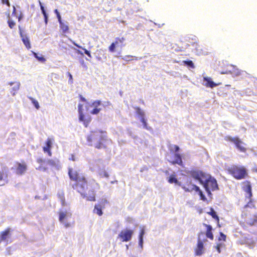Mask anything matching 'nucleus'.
Masks as SVG:
<instances>
[{
	"mask_svg": "<svg viewBox=\"0 0 257 257\" xmlns=\"http://www.w3.org/2000/svg\"><path fill=\"white\" fill-rule=\"evenodd\" d=\"M68 175L70 179L75 182V183L72 185L73 189L76 190L83 198L87 200L95 201V192L94 189H90L86 192V190L88 189V182L86 178L83 175L77 171L69 168Z\"/></svg>",
	"mask_w": 257,
	"mask_h": 257,
	"instance_id": "f257e3e1",
	"label": "nucleus"
},
{
	"mask_svg": "<svg viewBox=\"0 0 257 257\" xmlns=\"http://www.w3.org/2000/svg\"><path fill=\"white\" fill-rule=\"evenodd\" d=\"M190 175L192 178L198 180L201 184L203 185L208 195L211 194V190L214 191L218 189L216 179L209 174L200 170H193L190 172Z\"/></svg>",
	"mask_w": 257,
	"mask_h": 257,
	"instance_id": "f03ea898",
	"label": "nucleus"
},
{
	"mask_svg": "<svg viewBox=\"0 0 257 257\" xmlns=\"http://www.w3.org/2000/svg\"><path fill=\"white\" fill-rule=\"evenodd\" d=\"M106 132L100 130L92 131L87 136L86 140L88 145L92 146L94 144V146L98 149L101 148H106V146L104 143L107 140Z\"/></svg>",
	"mask_w": 257,
	"mask_h": 257,
	"instance_id": "7ed1b4c3",
	"label": "nucleus"
},
{
	"mask_svg": "<svg viewBox=\"0 0 257 257\" xmlns=\"http://www.w3.org/2000/svg\"><path fill=\"white\" fill-rule=\"evenodd\" d=\"M203 225L204 226L206 227V230L205 232L200 231L198 233L197 243L196 247L194 249L195 254L197 256H200L204 253L203 242H205L207 241L206 239L202 240L201 238V236H203L204 234H205L206 237L207 238H209L211 240H213L214 239L213 228L211 225L205 223H203Z\"/></svg>",
	"mask_w": 257,
	"mask_h": 257,
	"instance_id": "20e7f679",
	"label": "nucleus"
},
{
	"mask_svg": "<svg viewBox=\"0 0 257 257\" xmlns=\"http://www.w3.org/2000/svg\"><path fill=\"white\" fill-rule=\"evenodd\" d=\"M242 220L240 221L241 226L246 229L248 227L253 226L257 223V213L253 212L251 208L245 205L241 215Z\"/></svg>",
	"mask_w": 257,
	"mask_h": 257,
	"instance_id": "39448f33",
	"label": "nucleus"
},
{
	"mask_svg": "<svg viewBox=\"0 0 257 257\" xmlns=\"http://www.w3.org/2000/svg\"><path fill=\"white\" fill-rule=\"evenodd\" d=\"M228 172L236 180L244 179L248 176L247 170L243 166L233 165L228 169Z\"/></svg>",
	"mask_w": 257,
	"mask_h": 257,
	"instance_id": "423d86ee",
	"label": "nucleus"
},
{
	"mask_svg": "<svg viewBox=\"0 0 257 257\" xmlns=\"http://www.w3.org/2000/svg\"><path fill=\"white\" fill-rule=\"evenodd\" d=\"M224 140L227 142H231L234 144L236 148L242 153H245L247 149L245 147V144L238 138L232 137L229 136H226Z\"/></svg>",
	"mask_w": 257,
	"mask_h": 257,
	"instance_id": "0eeeda50",
	"label": "nucleus"
},
{
	"mask_svg": "<svg viewBox=\"0 0 257 257\" xmlns=\"http://www.w3.org/2000/svg\"><path fill=\"white\" fill-rule=\"evenodd\" d=\"M37 162L39 164V166L36 168L37 170L42 171H46L48 168L47 166H55V162L51 159L46 160L42 158H38L36 160Z\"/></svg>",
	"mask_w": 257,
	"mask_h": 257,
	"instance_id": "6e6552de",
	"label": "nucleus"
},
{
	"mask_svg": "<svg viewBox=\"0 0 257 257\" xmlns=\"http://www.w3.org/2000/svg\"><path fill=\"white\" fill-rule=\"evenodd\" d=\"M222 74H231L233 76H238L241 74V71L236 66L227 64L224 70L220 71V72Z\"/></svg>",
	"mask_w": 257,
	"mask_h": 257,
	"instance_id": "1a4fd4ad",
	"label": "nucleus"
},
{
	"mask_svg": "<svg viewBox=\"0 0 257 257\" xmlns=\"http://www.w3.org/2000/svg\"><path fill=\"white\" fill-rule=\"evenodd\" d=\"M133 233V230L131 229L122 230L118 234V238L122 242H127L131 239Z\"/></svg>",
	"mask_w": 257,
	"mask_h": 257,
	"instance_id": "9d476101",
	"label": "nucleus"
},
{
	"mask_svg": "<svg viewBox=\"0 0 257 257\" xmlns=\"http://www.w3.org/2000/svg\"><path fill=\"white\" fill-rule=\"evenodd\" d=\"M125 38L123 37H116L115 39V41L114 42L112 43L111 45L108 47V50L110 52H114L115 51L116 47H122L125 46L124 42L125 41Z\"/></svg>",
	"mask_w": 257,
	"mask_h": 257,
	"instance_id": "9b49d317",
	"label": "nucleus"
},
{
	"mask_svg": "<svg viewBox=\"0 0 257 257\" xmlns=\"http://www.w3.org/2000/svg\"><path fill=\"white\" fill-rule=\"evenodd\" d=\"M108 203V202L105 199L100 200L97 204L95 205L93 211V213L99 216H101L103 214L102 209H104L105 205Z\"/></svg>",
	"mask_w": 257,
	"mask_h": 257,
	"instance_id": "f8f14e48",
	"label": "nucleus"
},
{
	"mask_svg": "<svg viewBox=\"0 0 257 257\" xmlns=\"http://www.w3.org/2000/svg\"><path fill=\"white\" fill-rule=\"evenodd\" d=\"M186 192H191L193 190H199V187L192 183L190 180H187L185 184L180 186Z\"/></svg>",
	"mask_w": 257,
	"mask_h": 257,
	"instance_id": "ddd939ff",
	"label": "nucleus"
},
{
	"mask_svg": "<svg viewBox=\"0 0 257 257\" xmlns=\"http://www.w3.org/2000/svg\"><path fill=\"white\" fill-rule=\"evenodd\" d=\"M71 214L69 215L68 213L66 212L60 211L59 212V220L60 222L64 224V226L65 227L67 228L71 226V224L68 222H64V219H66L68 217L71 216Z\"/></svg>",
	"mask_w": 257,
	"mask_h": 257,
	"instance_id": "4468645a",
	"label": "nucleus"
},
{
	"mask_svg": "<svg viewBox=\"0 0 257 257\" xmlns=\"http://www.w3.org/2000/svg\"><path fill=\"white\" fill-rule=\"evenodd\" d=\"M12 230L10 227H7L4 231H2L0 233V242L6 241L7 238L10 237L11 235V232Z\"/></svg>",
	"mask_w": 257,
	"mask_h": 257,
	"instance_id": "2eb2a0df",
	"label": "nucleus"
},
{
	"mask_svg": "<svg viewBox=\"0 0 257 257\" xmlns=\"http://www.w3.org/2000/svg\"><path fill=\"white\" fill-rule=\"evenodd\" d=\"M46 146L43 148V151L44 153H47L49 156H52V152L51 149L52 147V140L48 138L45 142Z\"/></svg>",
	"mask_w": 257,
	"mask_h": 257,
	"instance_id": "dca6fc26",
	"label": "nucleus"
},
{
	"mask_svg": "<svg viewBox=\"0 0 257 257\" xmlns=\"http://www.w3.org/2000/svg\"><path fill=\"white\" fill-rule=\"evenodd\" d=\"M17 168H16V173L18 175H23L27 170V166L26 163L23 161V163H17Z\"/></svg>",
	"mask_w": 257,
	"mask_h": 257,
	"instance_id": "f3484780",
	"label": "nucleus"
},
{
	"mask_svg": "<svg viewBox=\"0 0 257 257\" xmlns=\"http://www.w3.org/2000/svg\"><path fill=\"white\" fill-rule=\"evenodd\" d=\"M203 81L206 82L204 84V86H205L207 87L213 88L215 86L221 84V83L220 82L218 83H215L212 80V79L210 77H204Z\"/></svg>",
	"mask_w": 257,
	"mask_h": 257,
	"instance_id": "a211bd4d",
	"label": "nucleus"
},
{
	"mask_svg": "<svg viewBox=\"0 0 257 257\" xmlns=\"http://www.w3.org/2000/svg\"><path fill=\"white\" fill-rule=\"evenodd\" d=\"M79 120L82 122L85 127H87L89 125L90 122L91 121V117L90 115H85L84 114L79 115Z\"/></svg>",
	"mask_w": 257,
	"mask_h": 257,
	"instance_id": "6ab92c4d",
	"label": "nucleus"
},
{
	"mask_svg": "<svg viewBox=\"0 0 257 257\" xmlns=\"http://www.w3.org/2000/svg\"><path fill=\"white\" fill-rule=\"evenodd\" d=\"M243 186L242 189L248 194L249 197L250 198L252 196L251 186L250 182L248 181H245L242 182Z\"/></svg>",
	"mask_w": 257,
	"mask_h": 257,
	"instance_id": "aec40b11",
	"label": "nucleus"
},
{
	"mask_svg": "<svg viewBox=\"0 0 257 257\" xmlns=\"http://www.w3.org/2000/svg\"><path fill=\"white\" fill-rule=\"evenodd\" d=\"M11 88L10 92L13 95H15L17 93L20 88V83L19 82H13L10 83Z\"/></svg>",
	"mask_w": 257,
	"mask_h": 257,
	"instance_id": "412c9836",
	"label": "nucleus"
},
{
	"mask_svg": "<svg viewBox=\"0 0 257 257\" xmlns=\"http://www.w3.org/2000/svg\"><path fill=\"white\" fill-rule=\"evenodd\" d=\"M101 104V101L100 100H95L92 103V106H94V108L91 111L90 113L92 114H97L100 111L101 108H97Z\"/></svg>",
	"mask_w": 257,
	"mask_h": 257,
	"instance_id": "4be33fe9",
	"label": "nucleus"
},
{
	"mask_svg": "<svg viewBox=\"0 0 257 257\" xmlns=\"http://www.w3.org/2000/svg\"><path fill=\"white\" fill-rule=\"evenodd\" d=\"M175 159L171 162V163L173 165L178 164L181 166H182L183 161L182 159L181 155L179 153H175L174 155Z\"/></svg>",
	"mask_w": 257,
	"mask_h": 257,
	"instance_id": "5701e85b",
	"label": "nucleus"
},
{
	"mask_svg": "<svg viewBox=\"0 0 257 257\" xmlns=\"http://www.w3.org/2000/svg\"><path fill=\"white\" fill-rule=\"evenodd\" d=\"M20 34L22 38V40L26 47L28 49H30L31 48V46L29 38L27 36L24 35L21 31H20Z\"/></svg>",
	"mask_w": 257,
	"mask_h": 257,
	"instance_id": "b1692460",
	"label": "nucleus"
},
{
	"mask_svg": "<svg viewBox=\"0 0 257 257\" xmlns=\"http://www.w3.org/2000/svg\"><path fill=\"white\" fill-rule=\"evenodd\" d=\"M168 181L170 184L175 183L179 186H181V183L178 181L175 174H172L170 175L168 178Z\"/></svg>",
	"mask_w": 257,
	"mask_h": 257,
	"instance_id": "393cba45",
	"label": "nucleus"
},
{
	"mask_svg": "<svg viewBox=\"0 0 257 257\" xmlns=\"http://www.w3.org/2000/svg\"><path fill=\"white\" fill-rule=\"evenodd\" d=\"M39 5L40 6V8H41L42 13L44 17V21H45V24H47L48 21V15L45 10L44 6H43L42 3L41 2V1H39Z\"/></svg>",
	"mask_w": 257,
	"mask_h": 257,
	"instance_id": "a878e982",
	"label": "nucleus"
},
{
	"mask_svg": "<svg viewBox=\"0 0 257 257\" xmlns=\"http://www.w3.org/2000/svg\"><path fill=\"white\" fill-rule=\"evenodd\" d=\"M207 214L211 215L213 218L215 219L218 222H219V218L218 215L216 214V212L214 211L213 208H210V211L207 212Z\"/></svg>",
	"mask_w": 257,
	"mask_h": 257,
	"instance_id": "bb28decb",
	"label": "nucleus"
},
{
	"mask_svg": "<svg viewBox=\"0 0 257 257\" xmlns=\"http://www.w3.org/2000/svg\"><path fill=\"white\" fill-rule=\"evenodd\" d=\"M59 25L60 28L63 33H66L68 32L69 27L66 24L62 22L61 23H59Z\"/></svg>",
	"mask_w": 257,
	"mask_h": 257,
	"instance_id": "cd10ccee",
	"label": "nucleus"
},
{
	"mask_svg": "<svg viewBox=\"0 0 257 257\" xmlns=\"http://www.w3.org/2000/svg\"><path fill=\"white\" fill-rule=\"evenodd\" d=\"M72 43L75 45V46H76L77 47L79 48H81L82 49V50H84V53L85 54H86L90 58H91V55L90 53V52L89 51H88L87 49H86L85 48H82L81 46L79 45L78 44H77L74 41H72Z\"/></svg>",
	"mask_w": 257,
	"mask_h": 257,
	"instance_id": "c85d7f7f",
	"label": "nucleus"
},
{
	"mask_svg": "<svg viewBox=\"0 0 257 257\" xmlns=\"http://www.w3.org/2000/svg\"><path fill=\"white\" fill-rule=\"evenodd\" d=\"M4 171H0V181L3 180L4 179L7 178V171L8 168L7 167H4Z\"/></svg>",
	"mask_w": 257,
	"mask_h": 257,
	"instance_id": "c756f323",
	"label": "nucleus"
},
{
	"mask_svg": "<svg viewBox=\"0 0 257 257\" xmlns=\"http://www.w3.org/2000/svg\"><path fill=\"white\" fill-rule=\"evenodd\" d=\"M135 109L136 110L137 114L140 118L145 117V112L139 107H135Z\"/></svg>",
	"mask_w": 257,
	"mask_h": 257,
	"instance_id": "7c9ffc66",
	"label": "nucleus"
},
{
	"mask_svg": "<svg viewBox=\"0 0 257 257\" xmlns=\"http://www.w3.org/2000/svg\"><path fill=\"white\" fill-rule=\"evenodd\" d=\"M33 55L39 61L41 62H45L46 61V59L42 56V55L38 56L35 52H33Z\"/></svg>",
	"mask_w": 257,
	"mask_h": 257,
	"instance_id": "2f4dec72",
	"label": "nucleus"
},
{
	"mask_svg": "<svg viewBox=\"0 0 257 257\" xmlns=\"http://www.w3.org/2000/svg\"><path fill=\"white\" fill-rule=\"evenodd\" d=\"M195 191L198 193V194L200 196V198L201 200H203L204 201L207 200V199H206V197L203 194L202 191L199 188V190H195Z\"/></svg>",
	"mask_w": 257,
	"mask_h": 257,
	"instance_id": "473e14b6",
	"label": "nucleus"
},
{
	"mask_svg": "<svg viewBox=\"0 0 257 257\" xmlns=\"http://www.w3.org/2000/svg\"><path fill=\"white\" fill-rule=\"evenodd\" d=\"M123 59L125 61H131V60H138V59L137 57L133 56H131V55L125 56L124 57V58H123Z\"/></svg>",
	"mask_w": 257,
	"mask_h": 257,
	"instance_id": "72a5a7b5",
	"label": "nucleus"
},
{
	"mask_svg": "<svg viewBox=\"0 0 257 257\" xmlns=\"http://www.w3.org/2000/svg\"><path fill=\"white\" fill-rule=\"evenodd\" d=\"M140 120L143 123V126L145 128L148 130L151 129V127L148 126L146 120L145 119V117L140 118Z\"/></svg>",
	"mask_w": 257,
	"mask_h": 257,
	"instance_id": "f704fd0d",
	"label": "nucleus"
},
{
	"mask_svg": "<svg viewBox=\"0 0 257 257\" xmlns=\"http://www.w3.org/2000/svg\"><path fill=\"white\" fill-rule=\"evenodd\" d=\"M226 239V236L225 234H224L222 232H220L219 233V236L218 237V240L219 241H225Z\"/></svg>",
	"mask_w": 257,
	"mask_h": 257,
	"instance_id": "c9c22d12",
	"label": "nucleus"
},
{
	"mask_svg": "<svg viewBox=\"0 0 257 257\" xmlns=\"http://www.w3.org/2000/svg\"><path fill=\"white\" fill-rule=\"evenodd\" d=\"M183 63L192 68H194V63L191 60L184 61Z\"/></svg>",
	"mask_w": 257,
	"mask_h": 257,
	"instance_id": "e433bc0d",
	"label": "nucleus"
},
{
	"mask_svg": "<svg viewBox=\"0 0 257 257\" xmlns=\"http://www.w3.org/2000/svg\"><path fill=\"white\" fill-rule=\"evenodd\" d=\"M30 99L31 100V101H32V103H33L34 105L35 106V107L37 109H38L39 108L40 106H39V102H38V101L35 100V99H34L32 97H30Z\"/></svg>",
	"mask_w": 257,
	"mask_h": 257,
	"instance_id": "4c0bfd02",
	"label": "nucleus"
},
{
	"mask_svg": "<svg viewBox=\"0 0 257 257\" xmlns=\"http://www.w3.org/2000/svg\"><path fill=\"white\" fill-rule=\"evenodd\" d=\"M172 147L173 148V149H171L170 150V152H176V153H177V152L179 151L180 150V148L179 147V146H178L177 145H174L172 146Z\"/></svg>",
	"mask_w": 257,
	"mask_h": 257,
	"instance_id": "58836bf2",
	"label": "nucleus"
},
{
	"mask_svg": "<svg viewBox=\"0 0 257 257\" xmlns=\"http://www.w3.org/2000/svg\"><path fill=\"white\" fill-rule=\"evenodd\" d=\"M78 111L79 115L84 114L83 112V105L82 104H79L78 105Z\"/></svg>",
	"mask_w": 257,
	"mask_h": 257,
	"instance_id": "ea45409f",
	"label": "nucleus"
},
{
	"mask_svg": "<svg viewBox=\"0 0 257 257\" xmlns=\"http://www.w3.org/2000/svg\"><path fill=\"white\" fill-rule=\"evenodd\" d=\"M99 175L102 177L108 178L109 175L106 171L105 170L102 171L99 173Z\"/></svg>",
	"mask_w": 257,
	"mask_h": 257,
	"instance_id": "a19ab883",
	"label": "nucleus"
},
{
	"mask_svg": "<svg viewBox=\"0 0 257 257\" xmlns=\"http://www.w3.org/2000/svg\"><path fill=\"white\" fill-rule=\"evenodd\" d=\"M91 184L95 186L97 189H99L100 185L96 181L95 179H92L91 181Z\"/></svg>",
	"mask_w": 257,
	"mask_h": 257,
	"instance_id": "79ce46f5",
	"label": "nucleus"
},
{
	"mask_svg": "<svg viewBox=\"0 0 257 257\" xmlns=\"http://www.w3.org/2000/svg\"><path fill=\"white\" fill-rule=\"evenodd\" d=\"M8 23L9 24V27L11 29H13L16 25V23L12 20H9L8 21Z\"/></svg>",
	"mask_w": 257,
	"mask_h": 257,
	"instance_id": "37998d69",
	"label": "nucleus"
},
{
	"mask_svg": "<svg viewBox=\"0 0 257 257\" xmlns=\"http://www.w3.org/2000/svg\"><path fill=\"white\" fill-rule=\"evenodd\" d=\"M2 3L3 4H5L7 5V6H10V3L9 2V0H2Z\"/></svg>",
	"mask_w": 257,
	"mask_h": 257,
	"instance_id": "c03bdc74",
	"label": "nucleus"
},
{
	"mask_svg": "<svg viewBox=\"0 0 257 257\" xmlns=\"http://www.w3.org/2000/svg\"><path fill=\"white\" fill-rule=\"evenodd\" d=\"M69 160L72 161H75L76 160V157L74 154H71L69 158Z\"/></svg>",
	"mask_w": 257,
	"mask_h": 257,
	"instance_id": "a18cd8bd",
	"label": "nucleus"
},
{
	"mask_svg": "<svg viewBox=\"0 0 257 257\" xmlns=\"http://www.w3.org/2000/svg\"><path fill=\"white\" fill-rule=\"evenodd\" d=\"M221 245V244H217L216 245V246H215V248H216V249L217 250L218 253H220L221 252V249H220Z\"/></svg>",
	"mask_w": 257,
	"mask_h": 257,
	"instance_id": "49530a36",
	"label": "nucleus"
},
{
	"mask_svg": "<svg viewBox=\"0 0 257 257\" xmlns=\"http://www.w3.org/2000/svg\"><path fill=\"white\" fill-rule=\"evenodd\" d=\"M144 233L145 231L144 229H142L140 233L139 238H143V235H144Z\"/></svg>",
	"mask_w": 257,
	"mask_h": 257,
	"instance_id": "de8ad7c7",
	"label": "nucleus"
},
{
	"mask_svg": "<svg viewBox=\"0 0 257 257\" xmlns=\"http://www.w3.org/2000/svg\"><path fill=\"white\" fill-rule=\"evenodd\" d=\"M79 97L80 100L81 101H82V102H86V99L84 97H83L81 95H79Z\"/></svg>",
	"mask_w": 257,
	"mask_h": 257,
	"instance_id": "09e8293b",
	"label": "nucleus"
},
{
	"mask_svg": "<svg viewBox=\"0 0 257 257\" xmlns=\"http://www.w3.org/2000/svg\"><path fill=\"white\" fill-rule=\"evenodd\" d=\"M57 18L58 19V22H59V23H61L62 22H63L62 21L61 17V16H60V14L57 15Z\"/></svg>",
	"mask_w": 257,
	"mask_h": 257,
	"instance_id": "8fccbe9b",
	"label": "nucleus"
},
{
	"mask_svg": "<svg viewBox=\"0 0 257 257\" xmlns=\"http://www.w3.org/2000/svg\"><path fill=\"white\" fill-rule=\"evenodd\" d=\"M143 238H139V244L141 246H143Z\"/></svg>",
	"mask_w": 257,
	"mask_h": 257,
	"instance_id": "3c124183",
	"label": "nucleus"
},
{
	"mask_svg": "<svg viewBox=\"0 0 257 257\" xmlns=\"http://www.w3.org/2000/svg\"><path fill=\"white\" fill-rule=\"evenodd\" d=\"M68 75L69 77V80H71V81H72V75L70 74V73L68 72Z\"/></svg>",
	"mask_w": 257,
	"mask_h": 257,
	"instance_id": "603ef678",
	"label": "nucleus"
},
{
	"mask_svg": "<svg viewBox=\"0 0 257 257\" xmlns=\"http://www.w3.org/2000/svg\"><path fill=\"white\" fill-rule=\"evenodd\" d=\"M76 52H77V53L78 54H80V55H82V56H83V53H82L81 51H80V50H77Z\"/></svg>",
	"mask_w": 257,
	"mask_h": 257,
	"instance_id": "864d4df0",
	"label": "nucleus"
},
{
	"mask_svg": "<svg viewBox=\"0 0 257 257\" xmlns=\"http://www.w3.org/2000/svg\"><path fill=\"white\" fill-rule=\"evenodd\" d=\"M54 13L56 14V16H57L58 14H60L57 9H55L54 10Z\"/></svg>",
	"mask_w": 257,
	"mask_h": 257,
	"instance_id": "5fc2aeb1",
	"label": "nucleus"
},
{
	"mask_svg": "<svg viewBox=\"0 0 257 257\" xmlns=\"http://www.w3.org/2000/svg\"><path fill=\"white\" fill-rule=\"evenodd\" d=\"M16 10L15 7H13V14H15L16 13Z\"/></svg>",
	"mask_w": 257,
	"mask_h": 257,
	"instance_id": "6e6d98bb",
	"label": "nucleus"
},
{
	"mask_svg": "<svg viewBox=\"0 0 257 257\" xmlns=\"http://www.w3.org/2000/svg\"><path fill=\"white\" fill-rule=\"evenodd\" d=\"M254 171L256 173H257V168H255L254 169Z\"/></svg>",
	"mask_w": 257,
	"mask_h": 257,
	"instance_id": "4d7b16f0",
	"label": "nucleus"
}]
</instances>
